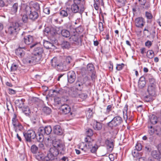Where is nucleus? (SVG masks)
<instances>
[{
  "label": "nucleus",
  "instance_id": "f257e3e1",
  "mask_svg": "<svg viewBox=\"0 0 161 161\" xmlns=\"http://www.w3.org/2000/svg\"><path fill=\"white\" fill-rule=\"evenodd\" d=\"M31 48L34 47L32 52L33 56L35 58L36 60L40 62L41 60L42 54L43 52V49L40 43L39 42L34 43L30 45Z\"/></svg>",
  "mask_w": 161,
  "mask_h": 161
},
{
  "label": "nucleus",
  "instance_id": "f03ea898",
  "mask_svg": "<svg viewBox=\"0 0 161 161\" xmlns=\"http://www.w3.org/2000/svg\"><path fill=\"white\" fill-rule=\"evenodd\" d=\"M19 25L18 22H15L12 26H10L5 30V32L9 36L11 40H14L19 30Z\"/></svg>",
  "mask_w": 161,
  "mask_h": 161
},
{
  "label": "nucleus",
  "instance_id": "7ed1b4c3",
  "mask_svg": "<svg viewBox=\"0 0 161 161\" xmlns=\"http://www.w3.org/2000/svg\"><path fill=\"white\" fill-rule=\"evenodd\" d=\"M23 12L25 14L28 15L29 19L32 21H35L39 17L37 12L31 8L30 5L24 6Z\"/></svg>",
  "mask_w": 161,
  "mask_h": 161
},
{
  "label": "nucleus",
  "instance_id": "20e7f679",
  "mask_svg": "<svg viewBox=\"0 0 161 161\" xmlns=\"http://www.w3.org/2000/svg\"><path fill=\"white\" fill-rule=\"evenodd\" d=\"M122 122V118L119 116H117L114 117L111 121L108 122L107 125L108 127L112 129L120 125Z\"/></svg>",
  "mask_w": 161,
  "mask_h": 161
},
{
  "label": "nucleus",
  "instance_id": "39448f33",
  "mask_svg": "<svg viewBox=\"0 0 161 161\" xmlns=\"http://www.w3.org/2000/svg\"><path fill=\"white\" fill-rule=\"evenodd\" d=\"M155 26L152 24L149 23L145 26L143 31H147L150 35L152 36L153 38H154L155 36Z\"/></svg>",
  "mask_w": 161,
  "mask_h": 161
},
{
  "label": "nucleus",
  "instance_id": "423d86ee",
  "mask_svg": "<svg viewBox=\"0 0 161 161\" xmlns=\"http://www.w3.org/2000/svg\"><path fill=\"white\" fill-rule=\"evenodd\" d=\"M151 155L157 161H161V144L158 145V150H153L151 152Z\"/></svg>",
  "mask_w": 161,
  "mask_h": 161
},
{
  "label": "nucleus",
  "instance_id": "0eeeda50",
  "mask_svg": "<svg viewBox=\"0 0 161 161\" xmlns=\"http://www.w3.org/2000/svg\"><path fill=\"white\" fill-rule=\"evenodd\" d=\"M23 134L26 141L28 142H31V139H34L36 136L35 132L32 130H29Z\"/></svg>",
  "mask_w": 161,
  "mask_h": 161
},
{
  "label": "nucleus",
  "instance_id": "6e6552de",
  "mask_svg": "<svg viewBox=\"0 0 161 161\" xmlns=\"http://www.w3.org/2000/svg\"><path fill=\"white\" fill-rule=\"evenodd\" d=\"M24 64L29 65H32L39 62L33 56H29L24 58L22 60Z\"/></svg>",
  "mask_w": 161,
  "mask_h": 161
},
{
  "label": "nucleus",
  "instance_id": "1a4fd4ad",
  "mask_svg": "<svg viewBox=\"0 0 161 161\" xmlns=\"http://www.w3.org/2000/svg\"><path fill=\"white\" fill-rule=\"evenodd\" d=\"M53 145L58 151L61 154H63L65 150V145L62 142L59 141L53 142Z\"/></svg>",
  "mask_w": 161,
  "mask_h": 161
},
{
  "label": "nucleus",
  "instance_id": "9d476101",
  "mask_svg": "<svg viewBox=\"0 0 161 161\" xmlns=\"http://www.w3.org/2000/svg\"><path fill=\"white\" fill-rule=\"evenodd\" d=\"M81 7V6L74 3L71 5V9L73 13H79L81 15L84 11L86 7H83V8L82 9Z\"/></svg>",
  "mask_w": 161,
  "mask_h": 161
},
{
  "label": "nucleus",
  "instance_id": "9b49d317",
  "mask_svg": "<svg viewBox=\"0 0 161 161\" xmlns=\"http://www.w3.org/2000/svg\"><path fill=\"white\" fill-rule=\"evenodd\" d=\"M23 45L22 44L19 43V47L15 51L16 55L19 57L22 58L24 56L25 54V51L23 50V49H25V46L24 44Z\"/></svg>",
  "mask_w": 161,
  "mask_h": 161
},
{
  "label": "nucleus",
  "instance_id": "f8f14e48",
  "mask_svg": "<svg viewBox=\"0 0 161 161\" xmlns=\"http://www.w3.org/2000/svg\"><path fill=\"white\" fill-rule=\"evenodd\" d=\"M44 34L46 36H53L56 33V30L53 27L49 26L45 28L43 31Z\"/></svg>",
  "mask_w": 161,
  "mask_h": 161
},
{
  "label": "nucleus",
  "instance_id": "ddd939ff",
  "mask_svg": "<svg viewBox=\"0 0 161 161\" xmlns=\"http://www.w3.org/2000/svg\"><path fill=\"white\" fill-rule=\"evenodd\" d=\"M38 129L41 133L44 135H49L52 131V128L50 125L46 126L44 127H41Z\"/></svg>",
  "mask_w": 161,
  "mask_h": 161
},
{
  "label": "nucleus",
  "instance_id": "4468645a",
  "mask_svg": "<svg viewBox=\"0 0 161 161\" xmlns=\"http://www.w3.org/2000/svg\"><path fill=\"white\" fill-rule=\"evenodd\" d=\"M23 40L24 43H21L23 45L24 44L27 45H31L32 43H35L34 42V39L33 36L31 35L25 36L24 35L23 38Z\"/></svg>",
  "mask_w": 161,
  "mask_h": 161
},
{
  "label": "nucleus",
  "instance_id": "2eb2a0df",
  "mask_svg": "<svg viewBox=\"0 0 161 161\" xmlns=\"http://www.w3.org/2000/svg\"><path fill=\"white\" fill-rule=\"evenodd\" d=\"M136 26L138 28H142L145 23L144 19L142 17L136 18L135 21Z\"/></svg>",
  "mask_w": 161,
  "mask_h": 161
},
{
  "label": "nucleus",
  "instance_id": "dca6fc26",
  "mask_svg": "<svg viewBox=\"0 0 161 161\" xmlns=\"http://www.w3.org/2000/svg\"><path fill=\"white\" fill-rule=\"evenodd\" d=\"M68 81L70 83H73L76 79V75L75 72L73 71H70L67 73Z\"/></svg>",
  "mask_w": 161,
  "mask_h": 161
},
{
  "label": "nucleus",
  "instance_id": "f3484780",
  "mask_svg": "<svg viewBox=\"0 0 161 161\" xmlns=\"http://www.w3.org/2000/svg\"><path fill=\"white\" fill-rule=\"evenodd\" d=\"M70 8H66L65 9L60 10L59 11L60 15L62 18L66 17L70 14Z\"/></svg>",
  "mask_w": 161,
  "mask_h": 161
},
{
  "label": "nucleus",
  "instance_id": "a211bd4d",
  "mask_svg": "<svg viewBox=\"0 0 161 161\" xmlns=\"http://www.w3.org/2000/svg\"><path fill=\"white\" fill-rule=\"evenodd\" d=\"M53 132L54 134L60 135L63 133V130L61 127L58 125L54 126L53 128Z\"/></svg>",
  "mask_w": 161,
  "mask_h": 161
},
{
  "label": "nucleus",
  "instance_id": "6ab92c4d",
  "mask_svg": "<svg viewBox=\"0 0 161 161\" xmlns=\"http://www.w3.org/2000/svg\"><path fill=\"white\" fill-rule=\"evenodd\" d=\"M88 146V148L90 149L91 152L92 153H95L98 148V146L95 142H92V143H90Z\"/></svg>",
  "mask_w": 161,
  "mask_h": 161
},
{
  "label": "nucleus",
  "instance_id": "aec40b11",
  "mask_svg": "<svg viewBox=\"0 0 161 161\" xmlns=\"http://www.w3.org/2000/svg\"><path fill=\"white\" fill-rule=\"evenodd\" d=\"M105 142L107 146V148L109 151H112L114 148L113 142L112 139H107Z\"/></svg>",
  "mask_w": 161,
  "mask_h": 161
},
{
  "label": "nucleus",
  "instance_id": "412c9836",
  "mask_svg": "<svg viewBox=\"0 0 161 161\" xmlns=\"http://www.w3.org/2000/svg\"><path fill=\"white\" fill-rule=\"evenodd\" d=\"M62 113L66 114L69 113L70 111V107L67 104H64L61 106L60 108Z\"/></svg>",
  "mask_w": 161,
  "mask_h": 161
},
{
  "label": "nucleus",
  "instance_id": "4be33fe9",
  "mask_svg": "<svg viewBox=\"0 0 161 161\" xmlns=\"http://www.w3.org/2000/svg\"><path fill=\"white\" fill-rule=\"evenodd\" d=\"M156 86H148L147 90L149 95L151 96H154L156 94Z\"/></svg>",
  "mask_w": 161,
  "mask_h": 161
},
{
  "label": "nucleus",
  "instance_id": "5701e85b",
  "mask_svg": "<svg viewBox=\"0 0 161 161\" xmlns=\"http://www.w3.org/2000/svg\"><path fill=\"white\" fill-rule=\"evenodd\" d=\"M132 154L134 158L139 159V161L142 159V158H141L142 153L139 152V151H137L136 149H134L132 151Z\"/></svg>",
  "mask_w": 161,
  "mask_h": 161
},
{
  "label": "nucleus",
  "instance_id": "b1692460",
  "mask_svg": "<svg viewBox=\"0 0 161 161\" xmlns=\"http://www.w3.org/2000/svg\"><path fill=\"white\" fill-rule=\"evenodd\" d=\"M146 81L144 76H142L139 79L138 82V86L140 88H143L146 86Z\"/></svg>",
  "mask_w": 161,
  "mask_h": 161
},
{
  "label": "nucleus",
  "instance_id": "393cba45",
  "mask_svg": "<svg viewBox=\"0 0 161 161\" xmlns=\"http://www.w3.org/2000/svg\"><path fill=\"white\" fill-rule=\"evenodd\" d=\"M25 99H16L14 103L19 108H22L24 107V102Z\"/></svg>",
  "mask_w": 161,
  "mask_h": 161
},
{
  "label": "nucleus",
  "instance_id": "a878e982",
  "mask_svg": "<svg viewBox=\"0 0 161 161\" xmlns=\"http://www.w3.org/2000/svg\"><path fill=\"white\" fill-rule=\"evenodd\" d=\"M69 95L73 97H78L77 91L73 88L70 89L68 91Z\"/></svg>",
  "mask_w": 161,
  "mask_h": 161
},
{
  "label": "nucleus",
  "instance_id": "bb28decb",
  "mask_svg": "<svg viewBox=\"0 0 161 161\" xmlns=\"http://www.w3.org/2000/svg\"><path fill=\"white\" fill-rule=\"evenodd\" d=\"M85 84L83 81L82 78H78L76 82V86L77 88L81 90L83 87V84Z\"/></svg>",
  "mask_w": 161,
  "mask_h": 161
},
{
  "label": "nucleus",
  "instance_id": "cd10ccee",
  "mask_svg": "<svg viewBox=\"0 0 161 161\" xmlns=\"http://www.w3.org/2000/svg\"><path fill=\"white\" fill-rule=\"evenodd\" d=\"M18 7V3H16L14 4L10 10V13L12 14H15L17 12Z\"/></svg>",
  "mask_w": 161,
  "mask_h": 161
},
{
  "label": "nucleus",
  "instance_id": "c85d7f7f",
  "mask_svg": "<svg viewBox=\"0 0 161 161\" xmlns=\"http://www.w3.org/2000/svg\"><path fill=\"white\" fill-rule=\"evenodd\" d=\"M150 121L151 124L155 125L158 122V118L154 114H152L149 116Z\"/></svg>",
  "mask_w": 161,
  "mask_h": 161
},
{
  "label": "nucleus",
  "instance_id": "c756f323",
  "mask_svg": "<svg viewBox=\"0 0 161 161\" xmlns=\"http://www.w3.org/2000/svg\"><path fill=\"white\" fill-rule=\"evenodd\" d=\"M93 127L95 130H99L101 129L102 126L101 123L96 121L94 123Z\"/></svg>",
  "mask_w": 161,
  "mask_h": 161
},
{
  "label": "nucleus",
  "instance_id": "7c9ffc66",
  "mask_svg": "<svg viewBox=\"0 0 161 161\" xmlns=\"http://www.w3.org/2000/svg\"><path fill=\"white\" fill-rule=\"evenodd\" d=\"M149 85L148 86H157V82L155 79L152 76H150L149 78Z\"/></svg>",
  "mask_w": 161,
  "mask_h": 161
},
{
  "label": "nucleus",
  "instance_id": "2f4dec72",
  "mask_svg": "<svg viewBox=\"0 0 161 161\" xmlns=\"http://www.w3.org/2000/svg\"><path fill=\"white\" fill-rule=\"evenodd\" d=\"M74 3L81 6V9L83 8V7L85 6V0H74Z\"/></svg>",
  "mask_w": 161,
  "mask_h": 161
},
{
  "label": "nucleus",
  "instance_id": "473e14b6",
  "mask_svg": "<svg viewBox=\"0 0 161 161\" xmlns=\"http://www.w3.org/2000/svg\"><path fill=\"white\" fill-rule=\"evenodd\" d=\"M45 156L43 153L39 152L38 154L36 156V158L39 161H45Z\"/></svg>",
  "mask_w": 161,
  "mask_h": 161
},
{
  "label": "nucleus",
  "instance_id": "72a5a7b5",
  "mask_svg": "<svg viewBox=\"0 0 161 161\" xmlns=\"http://www.w3.org/2000/svg\"><path fill=\"white\" fill-rule=\"evenodd\" d=\"M60 63L56 57H54L51 60V65L53 67H56Z\"/></svg>",
  "mask_w": 161,
  "mask_h": 161
},
{
  "label": "nucleus",
  "instance_id": "f704fd0d",
  "mask_svg": "<svg viewBox=\"0 0 161 161\" xmlns=\"http://www.w3.org/2000/svg\"><path fill=\"white\" fill-rule=\"evenodd\" d=\"M45 161H50L54 159L53 156L48 151L45 158Z\"/></svg>",
  "mask_w": 161,
  "mask_h": 161
},
{
  "label": "nucleus",
  "instance_id": "c9c22d12",
  "mask_svg": "<svg viewBox=\"0 0 161 161\" xmlns=\"http://www.w3.org/2000/svg\"><path fill=\"white\" fill-rule=\"evenodd\" d=\"M49 151L52 154L54 158H55L56 156L59 153L58 150L54 147V148H51L50 151Z\"/></svg>",
  "mask_w": 161,
  "mask_h": 161
},
{
  "label": "nucleus",
  "instance_id": "e433bc0d",
  "mask_svg": "<svg viewBox=\"0 0 161 161\" xmlns=\"http://www.w3.org/2000/svg\"><path fill=\"white\" fill-rule=\"evenodd\" d=\"M128 105L126 104L123 110V116L124 119L126 120L128 119L127 116Z\"/></svg>",
  "mask_w": 161,
  "mask_h": 161
},
{
  "label": "nucleus",
  "instance_id": "4c0bfd02",
  "mask_svg": "<svg viewBox=\"0 0 161 161\" xmlns=\"http://www.w3.org/2000/svg\"><path fill=\"white\" fill-rule=\"evenodd\" d=\"M38 136H36V139L37 141L40 142H43L44 140V136L43 135H44L43 134L41 133L39 130H38Z\"/></svg>",
  "mask_w": 161,
  "mask_h": 161
},
{
  "label": "nucleus",
  "instance_id": "58836bf2",
  "mask_svg": "<svg viewBox=\"0 0 161 161\" xmlns=\"http://www.w3.org/2000/svg\"><path fill=\"white\" fill-rule=\"evenodd\" d=\"M62 36L65 37H68L70 36L69 31L66 29H63L61 31Z\"/></svg>",
  "mask_w": 161,
  "mask_h": 161
},
{
  "label": "nucleus",
  "instance_id": "ea45409f",
  "mask_svg": "<svg viewBox=\"0 0 161 161\" xmlns=\"http://www.w3.org/2000/svg\"><path fill=\"white\" fill-rule=\"evenodd\" d=\"M23 113L26 115V116H29L31 114V111L29 108L26 107L23 108L22 109Z\"/></svg>",
  "mask_w": 161,
  "mask_h": 161
},
{
  "label": "nucleus",
  "instance_id": "a19ab883",
  "mask_svg": "<svg viewBox=\"0 0 161 161\" xmlns=\"http://www.w3.org/2000/svg\"><path fill=\"white\" fill-rule=\"evenodd\" d=\"M70 39L74 42H77L79 39L78 34L76 32L74 35L71 36Z\"/></svg>",
  "mask_w": 161,
  "mask_h": 161
},
{
  "label": "nucleus",
  "instance_id": "79ce46f5",
  "mask_svg": "<svg viewBox=\"0 0 161 161\" xmlns=\"http://www.w3.org/2000/svg\"><path fill=\"white\" fill-rule=\"evenodd\" d=\"M43 45L46 49L52 48V47L53 46V43L47 41L44 42Z\"/></svg>",
  "mask_w": 161,
  "mask_h": 161
},
{
  "label": "nucleus",
  "instance_id": "37998d69",
  "mask_svg": "<svg viewBox=\"0 0 161 161\" xmlns=\"http://www.w3.org/2000/svg\"><path fill=\"white\" fill-rule=\"evenodd\" d=\"M31 151L33 154H36L38 152V147L35 144L32 145L31 148Z\"/></svg>",
  "mask_w": 161,
  "mask_h": 161
},
{
  "label": "nucleus",
  "instance_id": "c03bdc74",
  "mask_svg": "<svg viewBox=\"0 0 161 161\" xmlns=\"http://www.w3.org/2000/svg\"><path fill=\"white\" fill-rule=\"evenodd\" d=\"M85 142L86 143V147L87 146H88L90 143H92V142H95L93 140L91 139V137L88 136H87L85 138Z\"/></svg>",
  "mask_w": 161,
  "mask_h": 161
},
{
  "label": "nucleus",
  "instance_id": "a18cd8bd",
  "mask_svg": "<svg viewBox=\"0 0 161 161\" xmlns=\"http://www.w3.org/2000/svg\"><path fill=\"white\" fill-rule=\"evenodd\" d=\"M42 111L47 115H49L51 112V109L48 107L45 106L43 108Z\"/></svg>",
  "mask_w": 161,
  "mask_h": 161
},
{
  "label": "nucleus",
  "instance_id": "49530a36",
  "mask_svg": "<svg viewBox=\"0 0 161 161\" xmlns=\"http://www.w3.org/2000/svg\"><path fill=\"white\" fill-rule=\"evenodd\" d=\"M53 93L55 92L60 95H63L65 92V90L61 88H56L55 90H53Z\"/></svg>",
  "mask_w": 161,
  "mask_h": 161
},
{
  "label": "nucleus",
  "instance_id": "de8ad7c7",
  "mask_svg": "<svg viewBox=\"0 0 161 161\" xmlns=\"http://www.w3.org/2000/svg\"><path fill=\"white\" fill-rule=\"evenodd\" d=\"M62 47L63 49H68L70 46L69 42L67 41H63L61 44Z\"/></svg>",
  "mask_w": 161,
  "mask_h": 161
},
{
  "label": "nucleus",
  "instance_id": "09e8293b",
  "mask_svg": "<svg viewBox=\"0 0 161 161\" xmlns=\"http://www.w3.org/2000/svg\"><path fill=\"white\" fill-rule=\"evenodd\" d=\"M147 56L150 59H152L154 56V52L152 50H149L147 53Z\"/></svg>",
  "mask_w": 161,
  "mask_h": 161
},
{
  "label": "nucleus",
  "instance_id": "8fccbe9b",
  "mask_svg": "<svg viewBox=\"0 0 161 161\" xmlns=\"http://www.w3.org/2000/svg\"><path fill=\"white\" fill-rule=\"evenodd\" d=\"M148 132L150 135H153L155 132V129L152 126H148Z\"/></svg>",
  "mask_w": 161,
  "mask_h": 161
},
{
  "label": "nucleus",
  "instance_id": "3c124183",
  "mask_svg": "<svg viewBox=\"0 0 161 161\" xmlns=\"http://www.w3.org/2000/svg\"><path fill=\"white\" fill-rule=\"evenodd\" d=\"M94 69V65L91 64H88L87 66V70L88 72H92Z\"/></svg>",
  "mask_w": 161,
  "mask_h": 161
},
{
  "label": "nucleus",
  "instance_id": "603ef678",
  "mask_svg": "<svg viewBox=\"0 0 161 161\" xmlns=\"http://www.w3.org/2000/svg\"><path fill=\"white\" fill-rule=\"evenodd\" d=\"M64 65L62 63L60 62L56 67L59 71H63L64 70Z\"/></svg>",
  "mask_w": 161,
  "mask_h": 161
},
{
  "label": "nucleus",
  "instance_id": "864d4df0",
  "mask_svg": "<svg viewBox=\"0 0 161 161\" xmlns=\"http://www.w3.org/2000/svg\"><path fill=\"white\" fill-rule=\"evenodd\" d=\"M14 129L15 131L16 132H17L18 130H21L23 128V127L21 124L19 123L17 126L14 127Z\"/></svg>",
  "mask_w": 161,
  "mask_h": 161
},
{
  "label": "nucleus",
  "instance_id": "5fc2aeb1",
  "mask_svg": "<svg viewBox=\"0 0 161 161\" xmlns=\"http://www.w3.org/2000/svg\"><path fill=\"white\" fill-rule=\"evenodd\" d=\"M150 3L149 2H146L143 5L141 6L144 9L147 10L150 8Z\"/></svg>",
  "mask_w": 161,
  "mask_h": 161
},
{
  "label": "nucleus",
  "instance_id": "6e6d98bb",
  "mask_svg": "<svg viewBox=\"0 0 161 161\" xmlns=\"http://www.w3.org/2000/svg\"><path fill=\"white\" fill-rule=\"evenodd\" d=\"M145 16L147 19L149 20L153 18L152 14L150 12L147 11L145 12Z\"/></svg>",
  "mask_w": 161,
  "mask_h": 161
},
{
  "label": "nucleus",
  "instance_id": "4d7b16f0",
  "mask_svg": "<svg viewBox=\"0 0 161 161\" xmlns=\"http://www.w3.org/2000/svg\"><path fill=\"white\" fill-rule=\"evenodd\" d=\"M31 8H33V10L36 11L40 9V6L39 4L37 3H34L33 4L32 7L31 6Z\"/></svg>",
  "mask_w": 161,
  "mask_h": 161
},
{
  "label": "nucleus",
  "instance_id": "13d9d810",
  "mask_svg": "<svg viewBox=\"0 0 161 161\" xmlns=\"http://www.w3.org/2000/svg\"><path fill=\"white\" fill-rule=\"evenodd\" d=\"M151 96H147L144 97V100L146 102H150L153 100V98Z\"/></svg>",
  "mask_w": 161,
  "mask_h": 161
},
{
  "label": "nucleus",
  "instance_id": "bf43d9fd",
  "mask_svg": "<svg viewBox=\"0 0 161 161\" xmlns=\"http://www.w3.org/2000/svg\"><path fill=\"white\" fill-rule=\"evenodd\" d=\"M87 97V95L85 93H81L78 94V97L82 100H85Z\"/></svg>",
  "mask_w": 161,
  "mask_h": 161
},
{
  "label": "nucleus",
  "instance_id": "052dcab7",
  "mask_svg": "<svg viewBox=\"0 0 161 161\" xmlns=\"http://www.w3.org/2000/svg\"><path fill=\"white\" fill-rule=\"evenodd\" d=\"M29 19L28 16L27 14H25L24 13V14L22 16V20L23 22L25 23L27 22Z\"/></svg>",
  "mask_w": 161,
  "mask_h": 161
},
{
  "label": "nucleus",
  "instance_id": "680f3d73",
  "mask_svg": "<svg viewBox=\"0 0 161 161\" xmlns=\"http://www.w3.org/2000/svg\"><path fill=\"white\" fill-rule=\"evenodd\" d=\"M124 64L122 63L121 64H117L116 67V69L118 71H120L122 69L124 66Z\"/></svg>",
  "mask_w": 161,
  "mask_h": 161
},
{
  "label": "nucleus",
  "instance_id": "e2e57ef3",
  "mask_svg": "<svg viewBox=\"0 0 161 161\" xmlns=\"http://www.w3.org/2000/svg\"><path fill=\"white\" fill-rule=\"evenodd\" d=\"M19 122L17 119H14V118L12 119V124L13 125L14 128L17 126Z\"/></svg>",
  "mask_w": 161,
  "mask_h": 161
},
{
  "label": "nucleus",
  "instance_id": "0e129e2a",
  "mask_svg": "<svg viewBox=\"0 0 161 161\" xmlns=\"http://www.w3.org/2000/svg\"><path fill=\"white\" fill-rule=\"evenodd\" d=\"M18 68V66L16 64H13L11 67V71H15Z\"/></svg>",
  "mask_w": 161,
  "mask_h": 161
},
{
  "label": "nucleus",
  "instance_id": "69168bd1",
  "mask_svg": "<svg viewBox=\"0 0 161 161\" xmlns=\"http://www.w3.org/2000/svg\"><path fill=\"white\" fill-rule=\"evenodd\" d=\"M86 134L87 136H88L90 137H91L93 135V131L92 130L90 129H89L86 131Z\"/></svg>",
  "mask_w": 161,
  "mask_h": 161
},
{
  "label": "nucleus",
  "instance_id": "338daca9",
  "mask_svg": "<svg viewBox=\"0 0 161 161\" xmlns=\"http://www.w3.org/2000/svg\"><path fill=\"white\" fill-rule=\"evenodd\" d=\"M98 28L100 32L103 31L104 30V27L103 25L102 22H100L98 23Z\"/></svg>",
  "mask_w": 161,
  "mask_h": 161
},
{
  "label": "nucleus",
  "instance_id": "774afa93",
  "mask_svg": "<svg viewBox=\"0 0 161 161\" xmlns=\"http://www.w3.org/2000/svg\"><path fill=\"white\" fill-rule=\"evenodd\" d=\"M136 148L135 149H136L137 151H140L142 149V146L141 144L140 143H137L136 146Z\"/></svg>",
  "mask_w": 161,
  "mask_h": 161
}]
</instances>
